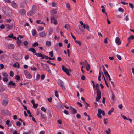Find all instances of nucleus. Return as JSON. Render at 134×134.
Returning a JSON list of instances; mask_svg holds the SVG:
<instances>
[{
	"label": "nucleus",
	"instance_id": "12",
	"mask_svg": "<svg viewBox=\"0 0 134 134\" xmlns=\"http://www.w3.org/2000/svg\"><path fill=\"white\" fill-rule=\"evenodd\" d=\"M8 102L5 100H3L2 102V105L5 106L8 104Z\"/></svg>",
	"mask_w": 134,
	"mask_h": 134
},
{
	"label": "nucleus",
	"instance_id": "31",
	"mask_svg": "<svg viewBox=\"0 0 134 134\" xmlns=\"http://www.w3.org/2000/svg\"><path fill=\"white\" fill-rule=\"evenodd\" d=\"M40 75L39 74H38L37 75L36 77V80L37 81L40 79Z\"/></svg>",
	"mask_w": 134,
	"mask_h": 134
},
{
	"label": "nucleus",
	"instance_id": "56",
	"mask_svg": "<svg viewBox=\"0 0 134 134\" xmlns=\"http://www.w3.org/2000/svg\"><path fill=\"white\" fill-rule=\"evenodd\" d=\"M57 4H56L54 2H53L52 3V6L53 7H55L56 6Z\"/></svg>",
	"mask_w": 134,
	"mask_h": 134
},
{
	"label": "nucleus",
	"instance_id": "19",
	"mask_svg": "<svg viewBox=\"0 0 134 134\" xmlns=\"http://www.w3.org/2000/svg\"><path fill=\"white\" fill-rule=\"evenodd\" d=\"M8 48L10 49H14V45L13 44H9L8 45Z\"/></svg>",
	"mask_w": 134,
	"mask_h": 134
},
{
	"label": "nucleus",
	"instance_id": "5",
	"mask_svg": "<svg viewBox=\"0 0 134 134\" xmlns=\"http://www.w3.org/2000/svg\"><path fill=\"white\" fill-rule=\"evenodd\" d=\"M97 97H96V100L97 102L99 101L101 97V93L99 89H98L96 92Z\"/></svg>",
	"mask_w": 134,
	"mask_h": 134
},
{
	"label": "nucleus",
	"instance_id": "58",
	"mask_svg": "<svg viewBox=\"0 0 134 134\" xmlns=\"http://www.w3.org/2000/svg\"><path fill=\"white\" fill-rule=\"evenodd\" d=\"M41 66L43 67H46L47 66V65L46 64H44L42 63H41Z\"/></svg>",
	"mask_w": 134,
	"mask_h": 134
},
{
	"label": "nucleus",
	"instance_id": "38",
	"mask_svg": "<svg viewBox=\"0 0 134 134\" xmlns=\"http://www.w3.org/2000/svg\"><path fill=\"white\" fill-rule=\"evenodd\" d=\"M115 95L113 93H112V98H111V99H112V100H113L114 101L115 99Z\"/></svg>",
	"mask_w": 134,
	"mask_h": 134
},
{
	"label": "nucleus",
	"instance_id": "64",
	"mask_svg": "<svg viewBox=\"0 0 134 134\" xmlns=\"http://www.w3.org/2000/svg\"><path fill=\"white\" fill-rule=\"evenodd\" d=\"M51 13L53 14H55L57 13L56 11L55 10H53L51 11Z\"/></svg>",
	"mask_w": 134,
	"mask_h": 134
},
{
	"label": "nucleus",
	"instance_id": "46",
	"mask_svg": "<svg viewBox=\"0 0 134 134\" xmlns=\"http://www.w3.org/2000/svg\"><path fill=\"white\" fill-rule=\"evenodd\" d=\"M16 125L18 126H20L21 125V122L19 121H18L16 123Z\"/></svg>",
	"mask_w": 134,
	"mask_h": 134
},
{
	"label": "nucleus",
	"instance_id": "1",
	"mask_svg": "<svg viewBox=\"0 0 134 134\" xmlns=\"http://www.w3.org/2000/svg\"><path fill=\"white\" fill-rule=\"evenodd\" d=\"M37 9V7L35 5H33L32 7L31 10L27 12V16H30L34 15L36 12Z\"/></svg>",
	"mask_w": 134,
	"mask_h": 134
},
{
	"label": "nucleus",
	"instance_id": "39",
	"mask_svg": "<svg viewBox=\"0 0 134 134\" xmlns=\"http://www.w3.org/2000/svg\"><path fill=\"white\" fill-rule=\"evenodd\" d=\"M41 110H42V111H44V112H45L46 111V109L44 107H42L41 108Z\"/></svg>",
	"mask_w": 134,
	"mask_h": 134
},
{
	"label": "nucleus",
	"instance_id": "63",
	"mask_svg": "<svg viewBox=\"0 0 134 134\" xmlns=\"http://www.w3.org/2000/svg\"><path fill=\"white\" fill-rule=\"evenodd\" d=\"M38 44L37 42H35L34 43L33 46L34 47H36V46H38Z\"/></svg>",
	"mask_w": 134,
	"mask_h": 134
},
{
	"label": "nucleus",
	"instance_id": "24",
	"mask_svg": "<svg viewBox=\"0 0 134 134\" xmlns=\"http://www.w3.org/2000/svg\"><path fill=\"white\" fill-rule=\"evenodd\" d=\"M114 108H112L111 109L108 111V115H111V113L113 112L114 111Z\"/></svg>",
	"mask_w": 134,
	"mask_h": 134
},
{
	"label": "nucleus",
	"instance_id": "57",
	"mask_svg": "<svg viewBox=\"0 0 134 134\" xmlns=\"http://www.w3.org/2000/svg\"><path fill=\"white\" fill-rule=\"evenodd\" d=\"M100 77H101V73L100 72H99V74L98 77V80L100 81Z\"/></svg>",
	"mask_w": 134,
	"mask_h": 134
},
{
	"label": "nucleus",
	"instance_id": "41",
	"mask_svg": "<svg viewBox=\"0 0 134 134\" xmlns=\"http://www.w3.org/2000/svg\"><path fill=\"white\" fill-rule=\"evenodd\" d=\"M14 73L12 71H11L10 73V75L11 77H13L14 76Z\"/></svg>",
	"mask_w": 134,
	"mask_h": 134
},
{
	"label": "nucleus",
	"instance_id": "59",
	"mask_svg": "<svg viewBox=\"0 0 134 134\" xmlns=\"http://www.w3.org/2000/svg\"><path fill=\"white\" fill-rule=\"evenodd\" d=\"M102 110L98 108V114H101Z\"/></svg>",
	"mask_w": 134,
	"mask_h": 134
},
{
	"label": "nucleus",
	"instance_id": "8",
	"mask_svg": "<svg viewBox=\"0 0 134 134\" xmlns=\"http://www.w3.org/2000/svg\"><path fill=\"white\" fill-rule=\"evenodd\" d=\"M46 35V33L44 31L40 32L38 34L39 36L41 37H45Z\"/></svg>",
	"mask_w": 134,
	"mask_h": 134
},
{
	"label": "nucleus",
	"instance_id": "44",
	"mask_svg": "<svg viewBox=\"0 0 134 134\" xmlns=\"http://www.w3.org/2000/svg\"><path fill=\"white\" fill-rule=\"evenodd\" d=\"M66 7L69 9L70 10V4L69 3H67L66 5Z\"/></svg>",
	"mask_w": 134,
	"mask_h": 134
},
{
	"label": "nucleus",
	"instance_id": "60",
	"mask_svg": "<svg viewBox=\"0 0 134 134\" xmlns=\"http://www.w3.org/2000/svg\"><path fill=\"white\" fill-rule=\"evenodd\" d=\"M77 104L79 105V106H80V107H82L83 105L82 104L80 103L79 102H77Z\"/></svg>",
	"mask_w": 134,
	"mask_h": 134
},
{
	"label": "nucleus",
	"instance_id": "45",
	"mask_svg": "<svg viewBox=\"0 0 134 134\" xmlns=\"http://www.w3.org/2000/svg\"><path fill=\"white\" fill-rule=\"evenodd\" d=\"M118 10V11L121 12H123L124 11L123 9L121 7H120L119 8Z\"/></svg>",
	"mask_w": 134,
	"mask_h": 134
},
{
	"label": "nucleus",
	"instance_id": "18",
	"mask_svg": "<svg viewBox=\"0 0 134 134\" xmlns=\"http://www.w3.org/2000/svg\"><path fill=\"white\" fill-rule=\"evenodd\" d=\"M31 32L32 35L33 36H35L36 35V30L35 29H33L32 30Z\"/></svg>",
	"mask_w": 134,
	"mask_h": 134
},
{
	"label": "nucleus",
	"instance_id": "53",
	"mask_svg": "<svg viewBox=\"0 0 134 134\" xmlns=\"http://www.w3.org/2000/svg\"><path fill=\"white\" fill-rule=\"evenodd\" d=\"M5 26L4 24H1L0 26V28L1 29H3L5 27Z\"/></svg>",
	"mask_w": 134,
	"mask_h": 134
},
{
	"label": "nucleus",
	"instance_id": "7",
	"mask_svg": "<svg viewBox=\"0 0 134 134\" xmlns=\"http://www.w3.org/2000/svg\"><path fill=\"white\" fill-rule=\"evenodd\" d=\"M4 13L6 15L9 16H11L12 15L11 10L8 9H7Z\"/></svg>",
	"mask_w": 134,
	"mask_h": 134
},
{
	"label": "nucleus",
	"instance_id": "3",
	"mask_svg": "<svg viewBox=\"0 0 134 134\" xmlns=\"http://www.w3.org/2000/svg\"><path fill=\"white\" fill-rule=\"evenodd\" d=\"M24 73L26 78L29 79L32 78V75L27 70H25L24 71Z\"/></svg>",
	"mask_w": 134,
	"mask_h": 134
},
{
	"label": "nucleus",
	"instance_id": "29",
	"mask_svg": "<svg viewBox=\"0 0 134 134\" xmlns=\"http://www.w3.org/2000/svg\"><path fill=\"white\" fill-rule=\"evenodd\" d=\"M44 70H46L47 71H48L49 73H51V71L50 70L49 68H44Z\"/></svg>",
	"mask_w": 134,
	"mask_h": 134
},
{
	"label": "nucleus",
	"instance_id": "14",
	"mask_svg": "<svg viewBox=\"0 0 134 134\" xmlns=\"http://www.w3.org/2000/svg\"><path fill=\"white\" fill-rule=\"evenodd\" d=\"M26 10L24 9H22L20 10V13L22 15H24L26 13Z\"/></svg>",
	"mask_w": 134,
	"mask_h": 134
},
{
	"label": "nucleus",
	"instance_id": "42",
	"mask_svg": "<svg viewBox=\"0 0 134 134\" xmlns=\"http://www.w3.org/2000/svg\"><path fill=\"white\" fill-rule=\"evenodd\" d=\"M1 111L2 114H4L5 113L6 110H1Z\"/></svg>",
	"mask_w": 134,
	"mask_h": 134
},
{
	"label": "nucleus",
	"instance_id": "61",
	"mask_svg": "<svg viewBox=\"0 0 134 134\" xmlns=\"http://www.w3.org/2000/svg\"><path fill=\"white\" fill-rule=\"evenodd\" d=\"M38 104H34L33 105V107L34 108H37L38 107Z\"/></svg>",
	"mask_w": 134,
	"mask_h": 134
},
{
	"label": "nucleus",
	"instance_id": "25",
	"mask_svg": "<svg viewBox=\"0 0 134 134\" xmlns=\"http://www.w3.org/2000/svg\"><path fill=\"white\" fill-rule=\"evenodd\" d=\"M71 112L73 114H76L77 113V111L74 108H72L71 109Z\"/></svg>",
	"mask_w": 134,
	"mask_h": 134
},
{
	"label": "nucleus",
	"instance_id": "9",
	"mask_svg": "<svg viewBox=\"0 0 134 134\" xmlns=\"http://www.w3.org/2000/svg\"><path fill=\"white\" fill-rule=\"evenodd\" d=\"M115 41L116 44L118 45H120L121 44V41L118 37H116V38Z\"/></svg>",
	"mask_w": 134,
	"mask_h": 134
},
{
	"label": "nucleus",
	"instance_id": "33",
	"mask_svg": "<svg viewBox=\"0 0 134 134\" xmlns=\"http://www.w3.org/2000/svg\"><path fill=\"white\" fill-rule=\"evenodd\" d=\"M28 42L27 41H25L23 42V44L25 46H27L28 45Z\"/></svg>",
	"mask_w": 134,
	"mask_h": 134
},
{
	"label": "nucleus",
	"instance_id": "36",
	"mask_svg": "<svg viewBox=\"0 0 134 134\" xmlns=\"http://www.w3.org/2000/svg\"><path fill=\"white\" fill-rule=\"evenodd\" d=\"M129 6L132 9H133L134 8V5L132 3H130L129 4Z\"/></svg>",
	"mask_w": 134,
	"mask_h": 134
},
{
	"label": "nucleus",
	"instance_id": "30",
	"mask_svg": "<svg viewBox=\"0 0 134 134\" xmlns=\"http://www.w3.org/2000/svg\"><path fill=\"white\" fill-rule=\"evenodd\" d=\"M17 56H18L19 57V58H17L16 59L17 60H19L21 59L22 57H21V55L20 54H17Z\"/></svg>",
	"mask_w": 134,
	"mask_h": 134
},
{
	"label": "nucleus",
	"instance_id": "32",
	"mask_svg": "<svg viewBox=\"0 0 134 134\" xmlns=\"http://www.w3.org/2000/svg\"><path fill=\"white\" fill-rule=\"evenodd\" d=\"M22 43V42L21 40H18L17 41V44L19 46H20L21 44Z\"/></svg>",
	"mask_w": 134,
	"mask_h": 134
},
{
	"label": "nucleus",
	"instance_id": "35",
	"mask_svg": "<svg viewBox=\"0 0 134 134\" xmlns=\"http://www.w3.org/2000/svg\"><path fill=\"white\" fill-rule=\"evenodd\" d=\"M41 115L42 118V119H46V117L45 114H42V113L41 114Z\"/></svg>",
	"mask_w": 134,
	"mask_h": 134
},
{
	"label": "nucleus",
	"instance_id": "62",
	"mask_svg": "<svg viewBox=\"0 0 134 134\" xmlns=\"http://www.w3.org/2000/svg\"><path fill=\"white\" fill-rule=\"evenodd\" d=\"M64 112L66 115L68 114L69 113V112L66 110H64Z\"/></svg>",
	"mask_w": 134,
	"mask_h": 134
},
{
	"label": "nucleus",
	"instance_id": "52",
	"mask_svg": "<svg viewBox=\"0 0 134 134\" xmlns=\"http://www.w3.org/2000/svg\"><path fill=\"white\" fill-rule=\"evenodd\" d=\"M96 89L97 90V91L98 89H99V85L98 84H96Z\"/></svg>",
	"mask_w": 134,
	"mask_h": 134
},
{
	"label": "nucleus",
	"instance_id": "23",
	"mask_svg": "<svg viewBox=\"0 0 134 134\" xmlns=\"http://www.w3.org/2000/svg\"><path fill=\"white\" fill-rule=\"evenodd\" d=\"M6 26L8 30H10L12 29V26L9 24L6 25Z\"/></svg>",
	"mask_w": 134,
	"mask_h": 134
},
{
	"label": "nucleus",
	"instance_id": "20",
	"mask_svg": "<svg viewBox=\"0 0 134 134\" xmlns=\"http://www.w3.org/2000/svg\"><path fill=\"white\" fill-rule=\"evenodd\" d=\"M57 82L58 84L59 85L63 84H64L63 82L60 79H58V80Z\"/></svg>",
	"mask_w": 134,
	"mask_h": 134
},
{
	"label": "nucleus",
	"instance_id": "47",
	"mask_svg": "<svg viewBox=\"0 0 134 134\" xmlns=\"http://www.w3.org/2000/svg\"><path fill=\"white\" fill-rule=\"evenodd\" d=\"M78 26H79V29H80V30L81 31H83V30L82 29V26L80 25H79Z\"/></svg>",
	"mask_w": 134,
	"mask_h": 134
},
{
	"label": "nucleus",
	"instance_id": "22",
	"mask_svg": "<svg viewBox=\"0 0 134 134\" xmlns=\"http://www.w3.org/2000/svg\"><path fill=\"white\" fill-rule=\"evenodd\" d=\"M51 44V41H47L46 42V46L50 47Z\"/></svg>",
	"mask_w": 134,
	"mask_h": 134
},
{
	"label": "nucleus",
	"instance_id": "34",
	"mask_svg": "<svg viewBox=\"0 0 134 134\" xmlns=\"http://www.w3.org/2000/svg\"><path fill=\"white\" fill-rule=\"evenodd\" d=\"M40 20H37L36 21L37 22L38 24H43L44 25H45V24L44 23H43V22H41Z\"/></svg>",
	"mask_w": 134,
	"mask_h": 134
},
{
	"label": "nucleus",
	"instance_id": "55",
	"mask_svg": "<svg viewBox=\"0 0 134 134\" xmlns=\"http://www.w3.org/2000/svg\"><path fill=\"white\" fill-rule=\"evenodd\" d=\"M58 93V91L57 90L56 91H55V96L57 97H59Z\"/></svg>",
	"mask_w": 134,
	"mask_h": 134
},
{
	"label": "nucleus",
	"instance_id": "28",
	"mask_svg": "<svg viewBox=\"0 0 134 134\" xmlns=\"http://www.w3.org/2000/svg\"><path fill=\"white\" fill-rule=\"evenodd\" d=\"M44 29V28L43 27H41L39 26L38 27L37 30L39 31H41L43 30Z\"/></svg>",
	"mask_w": 134,
	"mask_h": 134
},
{
	"label": "nucleus",
	"instance_id": "27",
	"mask_svg": "<svg viewBox=\"0 0 134 134\" xmlns=\"http://www.w3.org/2000/svg\"><path fill=\"white\" fill-rule=\"evenodd\" d=\"M84 105H85V108L87 109V107H89L90 106V105L89 104L87 103L86 102H85L84 103Z\"/></svg>",
	"mask_w": 134,
	"mask_h": 134
},
{
	"label": "nucleus",
	"instance_id": "37",
	"mask_svg": "<svg viewBox=\"0 0 134 134\" xmlns=\"http://www.w3.org/2000/svg\"><path fill=\"white\" fill-rule=\"evenodd\" d=\"M107 121H108L107 119L104 118V120H103V122H104V124L105 125L107 124Z\"/></svg>",
	"mask_w": 134,
	"mask_h": 134
},
{
	"label": "nucleus",
	"instance_id": "40",
	"mask_svg": "<svg viewBox=\"0 0 134 134\" xmlns=\"http://www.w3.org/2000/svg\"><path fill=\"white\" fill-rule=\"evenodd\" d=\"M15 79L18 80H19L20 79V77L19 75H16L15 76Z\"/></svg>",
	"mask_w": 134,
	"mask_h": 134
},
{
	"label": "nucleus",
	"instance_id": "51",
	"mask_svg": "<svg viewBox=\"0 0 134 134\" xmlns=\"http://www.w3.org/2000/svg\"><path fill=\"white\" fill-rule=\"evenodd\" d=\"M45 75L44 74H42L41 76V79L42 80L44 79L45 77Z\"/></svg>",
	"mask_w": 134,
	"mask_h": 134
},
{
	"label": "nucleus",
	"instance_id": "43",
	"mask_svg": "<svg viewBox=\"0 0 134 134\" xmlns=\"http://www.w3.org/2000/svg\"><path fill=\"white\" fill-rule=\"evenodd\" d=\"M3 80L4 82H6L8 81V79L6 77H4L3 79Z\"/></svg>",
	"mask_w": 134,
	"mask_h": 134
},
{
	"label": "nucleus",
	"instance_id": "13",
	"mask_svg": "<svg viewBox=\"0 0 134 134\" xmlns=\"http://www.w3.org/2000/svg\"><path fill=\"white\" fill-rule=\"evenodd\" d=\"M8 86L9 85L14 86L16 85L15 83L13 81H11L9 83L7 84Z\"/></svg>",
	"mask_w": 134,
	"mask_h": 134
},
{
	"label": "nucleus",
	"instance_id": "50",
	"mask_svg": "<svg viewBox=\"0 0 134 134\" xmlns=\"http://www.w3.org/2000/svg\"><path fill=\"white\" fill-rule=\"evenodd\" d=\"M59 85L62 87V89L63 90H64L65 89V86L64 85V84H63L61 85Z\"/></svg>",
	"mask_w": 134,
	"mask_h": 134
},
{
	"label": "nucleus",
	"instance_id": "26",
	"mask_svg": "<svg viewBox=\"0 0 134 134\" xmlns=\"http://www.w3.org/2000/svg\"><path fill=\"white\" fill-rule=\"evenodd\" d=\"M75 42L77 44H78L79 46H80L81 45V42L80 41L75 40Z\"/></svg>",
	"mask_w": 134,
	"mask_h": 134
},
{
	"label": "nucleus",
	"instance_id": "54",
	"mask_svg": "<svg viewBox=\"0 0 134 134\" xmlns=\"http://www.w3.org/2000/svg\"><path fill=\"white\" fill-rule=\"evenodd\" d=\"M49 54L51 57H52L53 56V52L52 51L50 52H49Z\"/></svg>",
	"mask_w": 134,
	"mask_h": 134
},
{
	"label": "nucleus",
	"instance_id": "15",
	"mask_svg": "<svg viewBox=\"0 0 134 134\" xmlns=\"http://www.w3.org/2000/svg\"><path fill=\"white\" fill-rule=\"evenodd\" d=\"M28 51L32 52L33 54L35 55V54L36 53V51L35 50L34 48H29V49Z\"/></svg>",
	"mask_w": 134,
	"mask_h": 134
},
{
	"label": "nucleus",
	"instance_id": "11",
	"mask_svg": "<svg viewBox=\"0 0 134 134\" xmlns=\"http://www.w3.org/2000/svg\"><path fill=\"white\" fill-rule=\"evenodd\" d=\"M53 32V29L52 28H50L48 30V35L50 36L51 35Z\"/></svg>",
	"mask_w": 134,
	"mask_h": 134
},
{
	"label": "nucleus",
	"instance_id": "49",
	"mask_svg": "<svg viewBox=\"0 0 134 134\" xmlns=\"http://www.w3.org/2000/svg\"><path fill=\"white\" fill-rule=\"evenodd\" d=\"M116 57H117V58L119 60H121V59L122 58L119 55H117Z\"/></svg>",
	"mask_w": 134,
	"mask_h": 134
},
{
	"label": "nucleus",
	"instance_id": "21",
	"mask_svg": "<svg viewBox=\"0 0 134 134\" xmlns=\"http://www.w3.org/2000/svg\"><path fill=\"white\" fill-rule=\"evenodd\" d=\"M13 67H19L20 65L19 64L16 62V63H15L13 65Z\"/></svg>",
	"mask_w": 134,
	"mask_h": 134
},
{
	"label": "nucleus",
	"instance_id": "2",
	"mask_svg": "<svg viewBox=\"0 0 134 134\" xmlns=\"http://www.w3.org/2000/svg\"><path fill=\"white\" fill-rule=\"evenodd\" d=\"M35 55H36L37 57H40L42 59H44L45 58H46V59H49V57L48 56H46L45 55H43L41 53H36L35 54Z\"/></svg>",
	"mask_w": 134,
	"mask_h": 134
},
{
	"label": "nucleus",
	"instance_id": "48",
	"mask_svg": "<svg viewBox=\"0 0 134 134\" xmlns=\"http://www.w3.org/2000/svg\"><path fill=\"white\" fill-rule=\"evenodd\" d=\"M69 25L68 24H65L64 26V27L65 28H66L67 29V30H68V28H69Z\"/></svg>",
	"mask_w": 134,
	"mask_h": 134
},
{
	"label": "nucleus",
	"instance_id": "6",
	"mask_svg": "<svg viewBox=\"0 0 134 134\" xmlns=\"http://www.w3.org/2000/svg\"><path fill=\"white\" fill-rule=\"evenodd\" d=\"M80 64L82 65L81 67H90V65L88 63L86 60L84 62H80L79 63Z\"/></svg>",
	"mask_w": 134,
	"mask_h": 134
},
{
	"label": "nucleus",
	"instance_id": "16",
	"mask_svg": "<svg viewBox=\"0 0 134 134\" xmlns=\"http://www.w3.org/2000/svg\"><path fill=\"white\" fill-rule=\"evenodd\" d=\"M12 6L14 8H16L17 6V5L16 3L14 1H13L12 2Z\"/></svg>",
	"mask_w": 134,
	"mask_h": 134
},
{
	"label": "nucleus",
	"instance_id": "10",
	"mask_svg": "<svg viewBox=\"0 0 134 134\" xmlns=\"http://www.w3.org/2000/svg\"><path fill=\"white\" fill-rule=\"evenodd\" d=\"M57 106L58 107V108L60 109H64L63 105L60 103H58L57 104Z\"/></svg>",
	"mask_w": 134,
	"mask_h": 134
},
{
	"label": "nucleus",
	"instance_id": "17",
	"mask_svg": "<svg viewBox=\"0 0 134 134\" xmlns=\"http://www.w3.org/2000/svg\"><path fill=\"white\" fill-rule=\"evenodd\" d=\"M6 123L9 127H11L12 126V124L10 123V121L9 120H7L6 121Z\"/></svg>",
	"mask_w": 134,
	"mask_h": 134
},
{
	"label": "nucleus",
	"instance_id": "4",
	"mask_svg": "<svg viewBox=\"0 0 134 134\" xmlns=\"http://www.w3.org/2000/svg\"><path fill=\"white\" fill-rule=\"evenodd\" d=\"M62 69L63 71L65 72L68 76H70V74L69 73L72 72V70L70 69H68L66 68H62Z\"/></svg>",
	"mask_w": 134,
	"mask_h": 134
}]
</instances>
